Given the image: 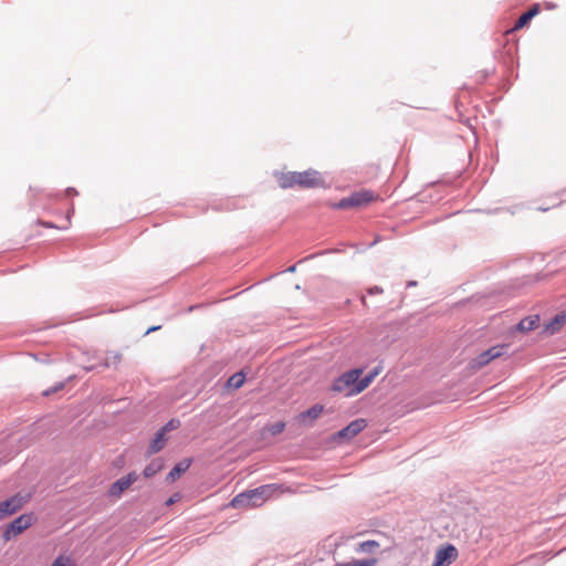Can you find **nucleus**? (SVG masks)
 I'll use <instances>...</instances> for the list:
<instances>
[{
    "label": "nucleus",
    "mask_w": 566,
    "mask_h": 566,
    "mask_svg": "<svg viewBox=\"0 0 566 566\" xmlns=\"http://www.w3.org/2000/svg\"><path fill=\"white\" fill-rule=\"evenodd\" d=\"M277 182L282 189L298 187L302 189L324 188L326 181L322 174L315 169L305 171H289L277 175Z\"/></svg>",
    "instance_id": "obj_1"
},
{
    "label": "nucleus",
    "mask_w": 566,
    "mask_h": 566,
    "mask_svg": "<svg viewBox=\"0 0 566 566\" xmlns=\"http://www.w3.org/2000/svg\"><path fill=\"white\" fill-rule=\"evenodd\" d=\"M273 485L265 484L235 495L230 505L234 509L261 506L273 493Z\"/></svg>",
    "instance_id": "obj_2"
},
{
    "label": "nucleus",
    "mask_w": 566,
    "mask_h": 566,
    "mask_svg": "<svg viewBox=\"0 0 566 566\" xmlns=\"http://www.w3.org/2000/svg\"><path fill=\"white\" fill-rule=\"evenodd\" d=\"M361 373L363 369L360 368H354L345 371L333 381L332 390L343 394L345 397L358 395L359 392H352V390H354L358 384V378L360 377Z\"/></svg>",
    "instance_id": "obj_3"
},
{
    "label": "nucleus",
    "mask_w": 566,
    "mask_h": 566,
    "mask_svg": "<svg viewBox=\"0 0 566 566\" xmlns=\"http://www.w3.org/2000/svg\"><path fill=\"white\" fill-rule=\"evenodd\" d=\"M375 199L373 191L361 190L350 193L348 197L340 199L338 202L333 205L335 209H350L360 208L370 203Z\"/></svg>",
    "instance_id": "obj_4"
},
{
    "label": "nucleus",
    "mask_w": 566,
    "mask_h": 566,
    "mask_svg": "<svg viewBox=\"0 0 566 566\" xmlns=\"http://www.w3.org/2000/svg\"><path fill=\"white\" fill-rule=\"evenodd\" d=\"M32 525V515L22 514L9 523L2 534L6 542L11 541Z\"/></svg>",
    "instance_id": "obj_5"
},
{
    "label": "nucleus",
    "mask_w": 566,
    "mask_h": 566,
    "mask_svg": "<svg viewBox=\"0 0 566 566\" xmlns=\"http://www.w3.org/2000/svg\"><path fill=\"white\" fill-rule=\"evenodd\" d=\"M138 479L136 472H129L127 475L116 480L108 489V495L112 497H119Z\"/></svg>",
    "instance_id": "obj_6"
},
{
    "label": "nucleus",
    "mask_w": 566,
    "mask_h": 566,
    "mask_svg": "<svg viewBox=\"0 0 566 566\" xmlns=\"http://www.w3.org/2000/svg\"><path fill=\"white\" fill-rule=\"evenodd\" d=\"M458 557V549L452 544L439 548L434 555L432 566H449Z\"/></svg>",
    "instance_id": "obj_7"
},
{
    "label": "nucleus",
    "mask_w": 566,
    "mask_h": 566,
    "mask_svg": "<svg viewBox=\"0 0 566 566\" xmlns=\"http://www.w3.org/2000/svg\"><path fill=\"white\" fill-rule=\"evenodd\" d=\"M367 427L365 419H355L336 433V438L350 440Z\"/></svg>",
    "instance_id": "obj_8"
},
{
    "label": "nucleus",
    "mask_w": 566,
    "mask_h": 566,
    "mask_svg": "<svg viewBox=\"0 0 566 566\" xmlns=\"http://www.w3.org/2000/svg\"><path fill=\"white\" fill-rule=\"evenodd\" d=\"M22 506L21 499L18 496H11L4 501L0 502V520L14 514L18 512Z\"/></svg>",
    "instance_id": "obj_9"
},
{
    "label": "nucleus",
    "mask_w": 566,
    "mask_h": 566,
    "mask_svg": "<svg viewBox=\"0 0 566 566\" xmlns=\"http://www.w3.org/2000/svg\"><path fill=\"white\" fill-rule=\"evenodd\" d=\"M191 463H192V460L189 458L184 459L182 461L178 462L167 474L166 482L167 483L175 482L178 478L181 476V474H184L190 468Z\"/></svg>",
    "instance_id": "obj_10"
},
{
    "label": "nucleus",
    "mask_w": 566,
    "mask_h": 566,
    "mask_svg": "<svg viewBox=\"0 0 566 566\" xmlns=\"http://www.w3.org/2000/svg\"><path fill=\"white\" fill-rule=\"evenodd\" d=\"M166 442H167L166 434L163 431L158 430L155 434V438L150 442L146 454L151 455V454L158 453L159 451H161L164 449Z\"/></svg>",
    "instance_id": "obj_11"
},
{
    "label": "nucleus",
    "mask_w": 566,
    "mask_h": 566,
    "mask_svg": "<svg viewBox=\"0 0 566 566\" xmlns=\"http://www.w3.org/2000/svg\"><path fill=\"white\" fill-rule=\"evenodd\" d=\"M379 371H380V367H375L366 376H364L363 378H358V384L356 385L354 390H352V392L364 391L374 381V379L378 376Z\"/></svg>",
    "instance_id": "obj_12"
},
{
    "label": "nucleus",
    "mask_w": 566,
    "mask_h": 566,
    "mask_svg": "<svg viewBox=\"0 0 566 566\" xmlns=\"http://www.w3.org/2000/svg\"><path fill=\"white\" fill-rule=\"evenodd\" d=\"M539 325V316L538 315H531L525 318H523L517 325L516 329L520 332H530L538 327Z\"/></svg>",
    "instance_id": "obj_13"
},
{
    "label": "nucleus",
    "mask_w": 566,
    "mask_h": 566,
    "mask_svg": "<svg viewBox=\"0 0 566 566\" xmlns=\"http://www.w3.org/2000/svg\"><path fill=\"white\" fill-rule=\"evenodd\" d=\"M164 469V460L161 458L154 459L143 471V475L147 479L153 478Z\"/></svg>",
    "instance_id": "obj_14"
},
{
    "label": "nucleus",
    "mask_w": 566,
    "mask_h": 566,
    "mask_svg": "<svg viewBox=\"0 0 566 566\" xmlns=\"http://www.w3.org/2000/svg\"><path fill=\"white\" fill-rule=\"evenodd\" d=\"M380 547V544L377 541L368 539L357 544L355 547L356 553H366L373 554Z\"/></svg>",
    "instance_id": "obj_15"
},
{
    "label": "nucleus",
    "mask_w": 566,
    "mask_h": 566,
    "mask_svg": "<svg viewBox=\"0 0 566 566\" xmlns=\"http://www.w3.org/2000/svg\"><path fill=\"white\" fill-rule=\"evenodd\" d=\"M324 407L322 405H314L313 407L308 408L306 411L300 413V418L302 420L310 418L311 420L317 419L321 413L323 412Z\"/></svg>",
    "instance_id": "obj_16"
},
{
    "label": "nucleus",
    "mask_w": 566,
    "mask_h": 566,
    "mask_svg": "<svg viewBox=\"0 0 566 566\" xmlns=\"http://www.w3.org/2000/svg\"><path fill=\"white\" fill-rule=\"evenodd\" d=\"M566 322V314H557L552 319V322L546 326V329L549 331L551 334L556 333L560 326Z\"/></svg>",
    "instance_id": "obj_17"
},
{
    "label": "nucleus",
    "mask_w": 566,
    "mask_h": 566,
    "mask_svg": "<svg viewBox=\"0 0 566 566\" xmlns=\"http://www.w3.org/2000/svg\"><path fill=\"white\" fill-rule=\"evenodd\" d=\"M244 380L245 375L242 371H238L228 379V387L239 389L244 384Z\"/></svg>",
    "instance_id": "obj_18"
},
{
    "label": "nucleus",
    "mask_w": 566,
    "mask_h": 566,
    "mask_svg": "<svg viewBox=\"0 0 566 566\" xmlns=\"http://www.w3.org/2000/svg\"><path fill=\"white\" fill-rule=\"evenodd\" d=\"M509 348V344L495 345L488 349V354L491 356L492 359H495L506 354Z\"/></svg>",
    "instance_id": "obj_19"
},
{
    "label": "nucleus",
    "mask_w": 566,
    "mask_h": 566,
    "mask_svg": "<svg viewBox=\"0 0 566 566\" xmlns=\"http://www.w3.org/2000/svg\"><path fill=\"white\" fill-rule=\"evenodd\" d=\"M120 361H122V354L111 352L105 357L102 366L106 367V368L111 367V366H115L116 367Z\"/></svg>",
    "instance_id": "obj_20"
},
{
    "label": "nucleus",
    "mask_w": 566,
    "mask_h": 566,
    "mask_svg": "<svg viewBox=\"0 0 566 566\" xmlns=\"http://www.w3.org/2000/svg\"><path fill=\"white\" fill-rule=\"evenodd\" d=\"M284 429H285V422L277 421L275 423L265 426L263 430L269 432L271 436L275 437V436L282 433L284 431Z\"/></svg>",
    "instance_id": "obj_21"
},
{
    "label": "nucleus",
    "mask_w": 566,
    "mask_h": 566,
    "mask_svg": "<svg viewBox=\"0 0 566 566\" xmlns=\"http://www.w3.org/2000/svg\"><path fill=\"white\" fill-rule=\"evenodd\" d=\"M532 19L526 14V12L522 13L518 19L515 21L514 27L510 30V32L523 29L526 27Z\"/></svg>",
    "instance_id": "obj_22"
},
{
    "label": "nucleus",
    "mask_w": 566,
    "mask_h": 566,
    "mask_svg": "<svg viewBox=\"0 0 566 566\" xmlns=\"http://www.w3.org/2000/svg\"><path fill=\"white\" fill-rule=\"evenodd\" d=\"M180 424L181 423L179 419L172 418L167 423H165L159 430L166 434L167 432L178 429Z\"/></svg>",
    "instance_id": "obj_23"
},
{
    "label": "nucleus",
    "mask_w": 566,
    "mask_h": 566,
    "mask_svg": "<svg viewBox=\"0 0 566 566\" xmlns=\"http://www.w3.org/2000/svg\"><path fill=\"white\" fill-rule=\"evenodd\" d=\"M491 360H493L491 358V356L488 354V350H484L483 353H481L476 359H475V365L479 366V367H483L485 365H488Z\"/></svg>",
    "instance_id": "obj_24"
},
{
    "label": "nucleus",
    "mask_w": 566,
    "mask_h": 566,
    "mask_svg": "<svg viewBox=\"0 0 566 566\" xmlns=\"http://www.w3.org/2000/svg\"><path fill=\"white\" fill-rule=\"evenodd\" d=\"M64 387H65V381H60V382L55 384L54 386L50 387L49 389L44 390L42 392V395L44 397H49V396L64 389Z\"/></svg>",
    "instance_id": "obj_25"
},
{
    "label": "nucleus",
    "mask_w": 566,
    "mask_h": 566,
    "mask_svg": "<svg viewBox=\"0 0 566 566\" xmlns=\"http://www.w3.org/2000/svg\"><path fill=\"white\" fill-rule=\"evenodd\" d=\"M51 566H72V563L70 558L60 556L52 563Z\"/></svg>",
    "instance_id": "obj_26"
},
{
    "label": "nucleus",
    "mask_w": 566,
    "mask_h": 566,
    "mask_svg": "<svg viewBox=\"0 0 566 566\" xmlns=\"http://www.w3.org/2000/svg\"><path fill=\"white\" fill-rule=\"evenodd\" d=\"M541 11V7L538 3L533 4L526 12L531 19H533L535 15H537Z\"/></svg>",
    "instance_id": "obj_27"
},
{
    "label": "nucleus",
    "mask_w": 566,
    "mask_h": 566,
    "mask_svg": "<svg viewBox=\"0 0 566 566\" xmlns=\"http://www.w3.org/2000/svg\"><path fill=\"white\" fill-rule=\"evenodd\" d=\"M38 223L50 229H67V226L59 227L50 221L38 220Z\"/></svg>",
    "instance_id": "obj_28"
},
{
    "label": "nucleus",
    "mask_w": 566,
    "mask_h": 566,
    "mask_svg": "<svg viewBox=\"0 0 566 566\" xmlns=\"http://www.w3.org/2000/svg\"><path fill=\"white\" fill-rule=\"evenodd\" d=\"M382 292H384V290H382L380 286H377V285H375V286H373V287H369V289L367 290V293H368L369 295L381 294Z\"/></svg>",
    "instance_id": "obj_29"
},
{
    "label": "nucleus",
    "mask_w": 566,
    "mask_h": 566,
    "mask_svg": "<svg viewBox=\"0 0 566 566\" xmlns=\"http://www.w3.org/2000/svg\"><path fill=\"white\" fill-rule=\"evenodd\" d=\"M178 497L179 495L176 493L174 494L172 496H170L167 501H166V505L167 506H170L172 505L176 501H178Z\"/></svg>",
    "instance_id": "obj_30"
},
{
    "label": "nucleus",
    "mask_w": 566,
    "mask_h": 566,
    "mask_svg": "<svg viewBox=\"0 0 566 566\" xmlns=\"http://www.w3.org/2000/svg\"><path fill=\"white\" fill-rule=\"evenodd\" d=\"M74 213V207L72 206L69 211H67V216H66V220H67V227L70 224V221H71V216Z\"/></svg>",
    "instance_id": "obj_31"
},
{
    "label": "nucleus",
    "mask_w": 566,
    "mask_h": 566,
    "mask_svg": "<svg viewBox=\"0 0 566 566\" xmlns=\"http://www.w3.org/2000/svg\"><path fill=\"white\" fill-rule=\"evenodd\" d=\"M65 192H66V195H67V196H75V195H77L76 189H75V188H71V187H70V188H67V189L65 190Z\"/></svg>",
    "instance_id": "obj_32"
},
{
    "label": "nucleus",
    "mask_w": 566,
    "mask_h": 566,
    "mask_svg": "<svg viewBox=\"0 0 566 566\" xmlns=\"http://www.w3.org/2000/svg\"><path fill=\"white\" fill-rule=\"evenodd\" d=\"M160 327H161L160 325H158V326H151V327H149V328L146 331V333H145V334L147 335V334H149V333L156 332V331L160 329Z\"/></svg>",
    "instance_id": "obj_33"
},
{
    "label": "nucleus",
    "mask_w": 566,
    "mask_h": 566,
    "mask_svg": "<svg viewBox=\"0 0 566 566\" xmlns=\"http://www.w3.org/2000/svg\"><path fill=\"white\" fill-rule=\"evenodd\" d=\"M296 271V264L291 265L287 268L286 272L294 273Z\"/></svg>",
    "instance_id": "obj_34"
},
{
    "label": "nucleus",
    "mask_w": 566,
    "mask_h": 566,
    "mask_svg": "<svg viewBox=\"0 0 566 566\" xmlns=\"http://www.w3.org/2000/svg\"><path fill=\"white\" fill-rule=\"evenodd\" d=\"M417 285V281H408L407 282V287H411V286H416Z\"/></svg>",
    "instance_id": "obj_35"
},
{
    "label": "nucleus",
    "mask_w": 566,
    "mask_h": 566,
    "mask_svg": "<svg viewBox=\"0 0 566 566\" xmlns=\"http://www.w3.org/2000/svg\"><path fill=\"white\" fill-rule=\"evenodd\" d=\"M85 369H86L87 371H91V370H93V367H86Z\"/></svg>",
    "instance_id": "obj_36"
}]
</instances>
